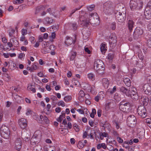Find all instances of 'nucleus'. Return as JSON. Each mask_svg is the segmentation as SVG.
<instances>
[{"mask_svg": "<svg viewBox=\"0 0 151 151\" xmlns=\"http://www.w3.org/2000/svg\"><path fill=\"white\" fill-rule=\"evenodd\" d=\"M53 22V19L50 17H46L44 20V23L45 24H51Z\"/></svg>", "mask_w": 151, "mask_h": 151, "instance_id": "obj_23", "label": "nucleus"}, {"mask_svg": "<svg viewBox=\"0 0 151 151\" xmlns=\"http://www.w3.org/2000/svg\"><path fill=\"white\" fill-rule=\"evenodd\" d=\"M142 89L145 94L148 95L151 94V87L148 83L145 84L142 86Z\"/></svg>", "mask_w": 151, "mask_h": 151, "instance_id": "obj_13", "label": "nucleus"}, {"mask_svg": "<svg viewBox=\"0 0 151 151\" xmlns=\"http://www.w3.org/2000/svg\"><path fill=\"white\" fill-rule=\"evenodd\" d=\"M105 44H102L100 47V50L101 52L102 53H104L106 49V48Z\"/></svg>", "mask_w": 151, "mask_h": 151, "instance_id": "obj_30", "label": "nucleus"}, {"mask_svg": "<svg viewBox=\"0 0 151 151\" xmlns=\"http://www.w3.org/2000/svg\"><path fill=\"white\" fill-rule=\"evenodd\" d=\"M107 58L109 60H111L114 57V54L113 53H109L107 56Z\"/></svg>", "mask_w": 151, "mask_h": 151, "instance_id": "obj_36", "label": "nucleus"}, {"mask_svg": "<svg viewBox=\"0 0 151 151\" xmlns=\"http://www.w3.org/2000/svg\"><path fill=\"white\" fill-rule=\"evenodd\" d=\"M115 17L116 19L119 22H123L125 19V15L124 14H123L120 12L117 11L115 14Z\"/></svg>", "mask_w": 151, "mask_h": 151, "instance_id": "obj_11", "label": "nucleus"}, {"mask_svg": "<svg viewBox=\"0 0 151 151\" xmlns=\"http://www.w3.org/2000/svg\"><path fill=\"white\" fill-rule=\"evenodd\" d=\"M65 116V113H64V114H63L62 115H61L57 119V121L60 122H61L62 121L63 119V117H64Z\"/></svg>", "mask_w": 151, "mask_h": 151, "instance_id": "obj_41", "label": "nucleus"}, {"mask_svg": "<svg viewBox=\"0 0 151 151\" xmlns=\"http://www.w3.org/2000/svg\"><path fill=\"white\" fill-rule=\"evenodd\" d=\"M74 129L77 132H78L79 130L78 126L76 124H75L73 125Z\"/></svg>", "mask_w": 151, "mask_h": 151, "instance_id": "obj_45", "label": "nucleus"}, {"mask_svg": "<svg viewBox=\"0 0 151 151\" xmlns=\"http://www.w3.org/2000/svg\"><path fill=\"white\" fill-rule=\"evenodd\" d=\"M32 0H28L27 2L28 5H32L34 4V2L32 1Z\"/></svg>", "mask_w": 151, "mask_h": 151, "instance_id": "obj_58", "label": "nucleus"}, {"mask_svg": "<svg viewBox=\"0 0 151 151\" xmlns=\"http://www.w3.org/2000/svg\"><path fill=\"white\" fill-rule=\"evenodd\" d=\"M79 99L81 101H82L81 98H83L85 96V94L83 91L82 90H81L79 92Z\"/></svg>", "mask_w": 151, "mask_h": 151, "instance_id": "obj_27", "label": "nucleus"}, {"mask_svg": "<svg viewBox=\"0 0 151 151\" xmlns=\"http://www.w3.org/2000/svg\"><path fill=\"white\" fill-rule=\"evenodd\" d=\"M24 0H14V4H19L22 3Z\"/></svg>", "mask_w": 151, "mask_h": 151, "instance_id": "obj_43", "label": "nucleus"}, {"mask_svg": "<svg viewBox=\"0 0 151 151\" xmlns=\"http://www.w3.org/2000/svg\"><path fill=\"white\" fill-rule=\"evenodd\" d=\"M143 33V30L140 27H137L135 29L133 37L134 39H137L139 35H141Z\"/></svg>", "mask_w": 151, "mask_h": 151, "instance_id": "obj_12", "label": "nucleus"}, {"mask_svg": "<svg viewBox=\"0 0 151 151\" xmlns=\"http://www.w3.org/2000/svg\"><path fill=\"white\" fill-rule=\"evenodd\" d=\"M124 143L127 144V148H128L129 147V144L132 145L133 143V141H132V139H131L129 141L125 142Z\"/></svg>", "mask_w": 151, "mask_h": 151, "instance_id": "obj_47", "label": "nucleus"}, {"mask_svg": "<svg viewBox=\"0 0 151 151\" xmlns=\"http://www.w3.org/2000/svg\"><path fill=\"white\" fill-rule=\"evenodd\" d=\"M76 42L75 40H74L73 39L69 36H67L66 37L65 40V45L68 46L71 45L73 43H74Z\"/></svg>", "mask_w": 151, "mask_h": 151, "instance_id": "obj_17", "label": "nucleus"}, {"mask_svg": "<svg viewBox=\"0 0 151 151\" xmlns=\"http://www.w3.org/2000/svg\"><path fill=\"white\" fill-rule=\"evenodd\" d=\"M137 112L138 115L142 118L145 117L147 116L146 110L144 106L141 105L138 107Z\"/></svg>", "mask_w": 151, "mask_h": 151, "instance_id": "obj_8", "label": "nucleus"}, {"mask_svg": "<svg viewBox=\"0 0 151 151\" xmlns=\"http://www.w3.org/2000/svg\"><path fill=\"white\" fill-rule=\"evenodd\" d=\"M58 106H61L62 107H64L65 106V103L63 101H60L58 103Z\"/></svg>", "mask_w": 151, "mask_h": 151, "instance_id": "obj_49", "label": "nucleus"}, {"mask_svg": "<svg viewBox=\"0 0 151 151\" xmlns=\"http://www.w3.org/2000/svg\"><path fill=\"white\" fill-rule=\"evenodd\" d=\"M117 41V37L114 33H112L109 37V42L110 46L114 47L116 45Z\"/></svg>", "mask_w": 151, "mask_h": 151, "instance_id": "obj_5", "label": "nucleus"}, {"mask_svg": "<svg viewBox=\"0 0 151 151\" xmlns=\"http://www.w3.org/2000/svg\"><path fill=\"white\" fill-rule=\"evenodd\" d=\"M130 104L129 102L125 103L124 101L121 102L119 104V108L120 110L123 112H127L128 111V110L130 106Z\"/></svg>", "mask_w": 151, "mask_h": 151, "instance_id": "obj_6", "label": "nucleus"}, {"mask_svg": "<svg viewBox=\"0 0 151 151\" xmlns=\"http://www.w3.org/2000/svg\"><path fill=\"white\" fill-rule=\"evenodd\" d=\"M100 134L104 137H108V134L106 133H105V132H101Z\"/></svg>", "mask_w": 151, "mask_h": 151, "instance_id": "obj_52", "label": "nucleus"}, {"mask_svg": "<svg viewBox=\"0 0 151 151\" xmlns=\"http://www.w3.org/2000/svg\"><path fill=\"white\" fill-rule=\"evenodd\" d=\"M81 7H80L78 9V8H76L75 9H74V10H73L72 12H71L70 13V15L69 16L70 17H71L72 15L76 11V10H77L78 9H80Z\"/></svg>", "mask_w": 151, "mask_h": 151, "instance_id": "obj_51", "label": "nucleus"}, {"mask_svg": "<svg viewBox=\"0 0 151 151\" xmlns=\"http://www.w3.org/2000/svg\"><path fill=\"white\" fill-rule=\"evenodd\" d=\"M49 49L53 51L55 49V46L54 45H50Z\"/></svg>", "mask_w": 151, "mask_h": 151, "instance_id": "obj_64", "label": "nucleus"}, {"mask_svg": "<svg viewBox=\"0 0 151 151\" xmlns=\"http://www.w3.org/2000/svg\"><path fill=\"white\" fill-rule=\"evenodd\" d=\"M114 7L112 2L109 1L106 2L104 4V12L106 14H112L114 12Z\"/></svg>", "mask_w": 151, "mask_h": 151, "instance_id": "obj_4", "label": "nucleus"}, {"mask_svg": "<svg viewBox=\"0 0 151 151\" xmlns=\"http://www.w3.org/2000/svg\"><path fill=\"white\" fill-rule=\"evenodd\" d=\"M102 83L104 88H107L110 84V82L107 78H103L102 79Z\"/></svg>", "mask_w": 151, "mask_h": 151, "instance_id": "obj_22", "label": "nucleus"}, {"mask_svg": "<svg viewBox=\"0 0 151 151\" xmlns=\"http://www.w3.org/2000/svg\"><path fill=\"white\" fill-rule=\"evenodd\" d=\"M72 99V97L70 96H65L64 98V100L66 102L70 101Z\"/></svg>", "mask_w": 151, "mask_h": 151, "instance_id": "obj_35", "label": "nucleus"}, {"mask_svg": "<svg viewBox=\"0 0 151 151\" xmlns=\"http://www.w3.org/2000/svg\"><path fill=\"white\" fill-rule=\"evenodd\" d=\"M79 14V20L80 21V24L82 26L87 27L89 24V23L90 24L93 23V22L91 21V20L93 18H94V15H96V14L91 13L89 15V17L91 16V19L89 17V21L87 19L86 17L87 15L83 11H81L80 12Z\"/></svg>", "mask_w": 151, "mask_h": 151, "instance_id": "obj_1", "label": "nucleus"}, {"mask_svg": "<svg viewBox=\"0 0 151 151\" xmlns=\"http://www.w3.org/2000/svg\"><path fill=\"white\" fill-rule=\"evenodd\" d=\"M117 139L118 142L119 143H122L123 142V139L119 137H117Z\"/></svg>", "mask_w": 151, "mask_h": 151, "instance_id": "obj_53", "label": "nucleus"}, {"mask_svg": "<svg viewBox=\"0 0 151 151\" xmlns=\"http://www.w3.org/2000/svg\"><path fill=\"white\" fill-rule=\"evenodd\" d=\"M32 117L33 119L37 120V121H38V119H39V116L37 114L34 113Z\"/></svg>", "mask_w": 151, "mask_h": 151, "instance_id": "obj_46", "label": "nucleus"}, {"mask_svg": "<svg viewBox=\"0 0 151 151\" xmlns=\"http://www.w3.org/2000/svg\"><path fill=\"white\" fill-rule=\"evenodd\" d=\"M97 114L99 117H100L101 115V110L100 109H99L97 111Z\"/></svg>", "mask_w": 151, "mask_h": 151, "instance_id": "obj_63", "label": "nucleus"}, {"mask_svg": "<svg viewBox=\"0 0 151 151\" xmlns=\"http://www.w3.org/2000/svg\"><path fill=\"white\" fill-rule=\"evenodd\" d=\"M15 32L14 29L11 28L9 30V37H11V41L13 42V43L14 45H18L19 43L16 39H15V37L13 35Z\"/></svg>", "mask_w": 151, "mask_h": 151, "instance_id": "obj_10", "label": "nucleus"}, {"mask_svg": "<svg viewBox=\"0 0 151 151\" xmlns=\"http://www.w3.org/2000/svg\"><path fill=\"white\" fill-rule=\"evenodd\" d=\"M87 76L89 79L92 81H94L95 80V76L93 73H89L87 74Z\"/></svg>", "mask_w": 151, "mask_h": 151, "instance_id": "obj_25", "label": "nucleus"}, {"mask_svg": "<svg viewBox=\"0 0 151 151\" xmlns=\"http://www.w3.org/2000/svg\"><path fill=\"white\" fill-rule=\"evenodd\" d=\"M134 25V22L133 20H129L127 22V26L130 31L132 30Z\"/></svg>", "mask_w": 151, "mask_h": 151, "instance_id": "obj_19", "label": "nucleus"}, {"mask_svg": "<svg viewBox=\"0 0 151 151\" xmlns=\"http://www.w3.org/2000/svg\"><path fill=\"white\" fill-rule=\"evenodd\" d=\"M18 123L20 127L22 129H24L27 126V121L24 118H21L18 121Z\"/></svg>", "mask_w": 151, "mask_h": 151, "instance_id": "obj_15", "label": "nucleus"}, {"mask_svg": "<svg viewBox=\"0 0 151 151\" xmlns=\"http://www.w3.org/2000/svg\"><path fill=\"white\" fill-rule=\"evenodd\" d=\"M138 56L140 60H143L144 58V56L143 55L142 52H139L138 55Z\"/></svg>", "mask_w": 151, "mask_h": 151, "instance_id": "obj_44", "label": "nucleus"}, {"mask_svg": "<svg viewBox=\"0 0 151 151\" xmlns=\"http://www.w3.org/2000/svg\"><path fill=\"white\" fill-rule=\"evenodd\" d=\"M140 102L142 104L143 106H147L149 101V99L146 96H142L139 100Z\"/></svg>", "mask_w": 151, "mask_h": 151, "instance_id": "obj_18", "label": "nucleus"}, {"mask_svg": "<svg viewBox=\"0 0 151 151\" xmlns=\"http://www.w3.org/2000/svg\"><path fill=\"white\" fill-rule=\"evenodd\" d=\"M1 132L3 137L8 139L9 137V128L5 126H2L1 128Z\"/></svg>", "mask_w": 151, "mask_h": 151, "instance_id": "obj_7", "label": "nucleus"}, {"mask_svg": "<svg viewBox=\"0 0 151 151\" xmlns=\"http://www.w3.org/2000/svg\"><path fill=\"white\" fill-rule=\"evenodd\" d=\"M46 9V6H39L37 7L35 11V14L38 13L40 11H44Z\"/></svg>", "mask_w": 151, "mask_h": 151, "instance_id": "obj_24", "label": "nucleus"}, {"mask_svg": "<svg viewBox=\"0 0 151 151\" xmlns=\"http://www.w3.org/2000/svg\"><path fill=\"white\" fill-rule=\"evenodd\" d=\"M43 121H44L45 123L46 124H48L49 122L48 118L47 117V116H44Z\"/></svg>", "mask_w": 151, "mask_h": 151, "instance_id": "obj_50", "label": "nucleus"}, {"mask_svg": "<svg viewBox=\"0 0 151 151\" xmlns=\"http://www.w3.org/2000/svg\"><path fill=\"white\" fill-rule=\"evenodd\" d=\"M84 50L85 51L87 52L88 54H90L91 53L90 51L89 50L87 47H85Z\"/></svg>", "mask_w": 151, "mask_h": 151, "instance_id": "obj_55", "label": "nucleus"}, {"mask_svg": "<svg viewBox=\"0 0 151 151\" xmlns=\"http://www.w3.org/2000/svg\"><path fill=\"white\" fill-rule=\"evenodd\" d=\"M112 134L114 136L116 137H118L119 136L118 132L116 131L113 130L112 131Z\"/></svg>", "mask_w": 151, "mask_h": 151, "instance_id": "obj_57", "label": "nucleus"}, {"mask_svg": "<svg viewBox=\"0 0 151 151\" xmlns=\"http://www.w3.org/2000/svg\"><path fill=\"white\" fill-rule=\"evenodd\" d=\"M109 28L112 30H114L116 28V24L114 22H113L109 24Z\"/></svg>", "mask_w": 151, "mask_h": 151, "instance_id": "obj_29", "label": "nucleus"}, {"mask_svg": "<svg viewBox=\"0 0 151 151\" xmlns=\"http://www.w3.org/2000/svg\"><path fill=\"white\" fill-rule=\"evenodd\" d=\"M91 86L89 84L86 83L84 84V86H83V88L84 89L89 91L90 90Z\"/></svg>", "mask_w": 151, "mask_h": 151, "instance_id": "obj_33", "label": "nucleus"}, {"mask_svg": "<svg viewBox=\"0 0 151 151\" xmlns=\"http://www.w3.org/2000/svg\"><path fill=\"white\" fill-rule=\"evenodd\" d=\"M145 122L150 124L151 122V119L147 118L145 119Z\"/></svg>", "mask_w": 151, "mask_h": 151, "instance_id": "obj_61", "label": "nucleus"}, {"mask_svg": "<svg viewBox=\"0 0 151 151\" xmlns=\"http://www.w3.org/2000/svg\"><path fill=\"white\" fill-rule=\"evenodd\" d=\"M98 95L99 96V97L100 98V99H102L105 96V94L103 91H101L99 92Z\"/></svg>", "mask_w": 151, "mask_h": 151, "instance_id": "obj_31", "label": "nucleus"}, {"mask_svg": "<svg viewBox=\"0 0 151 151\" xmlns=\"http://www.w3.org/2000/svg\"><path fill=\"white\" fill-rule=\"evenodd\" d=\"M76 142V140L73 138H71L70 139V142L72 144H74Z\"/></svg>", "mask_w": 151, "mask_h": 151, "instance_id": "obj_62", "label": "nucleus"}, {"mask_svg": "<svg viewBox=\"0 0 151 151\" xmlns=\"http://www.w3.org/2000/svg\"><path fill=\"white\" fill-rule=\"evenodd\" d=\"M76 52H72L71 53V55L70 58V60H73L76 57Z\"/></svg>", "mask_w": 151, "mask_h": 151, "instance_id": "obj_34", "label": "nucleus"}, {"mask_svg": "<svg viewBox=\"0 0 151 151\" xmlns=\"http://www.w3.org/2000/svg\"><path fill=\"white\" fill-rule=\"evenodd\" d=\"M22 145V139L17 138L15 142V148L18 151H20Z\"/></svg>", "mask_w": 151, "mask_h": 151, "instance_id": "obj_16", "label": "nucleus"}, {"mask_svg": "<svg viewBox=\"0 0 151 151\" xmlns=\"http://www.w3.org/2000/svg\"><path fill=\"white\" fill-rule=\"evenodd\" d=\"M31 112L32 111L30 109H27V112L26 113V114L27 115H29L31 114Z\"/></svg>", "mask_w": 151, "mask_h": 151, "instance_id": "obj_56", "label": "nucleus"}, {"mask_svg": "<svg viewBox=\"0 0 151 151\" xmlns=\"http://www.w3.org/2000/svg\"><path fill=\"white\" fill-rule=\"evenodd\" d=\"M27 30L24 29H22V35L24 36V35L27 34Z\"/></svg>", "mask_w": 151, "mask_h": 151, "instance_id": "obj_54", "label": "nucleus"}, {"mask_svg": "<svg viewBox=\"0 0 151 151\" xmlns=\"http://www.w3.org/2000/svg\"><path fill=\"white\" fill-rule=\"evenodd\" d=\"M136 122V119L134 115H130L127 118V122L128 125L134 124Z\"/></svg>", "mask_w": 151, "mask_h": 151, "instance_id": "obj_14", "label": "nucleus"}, {"mask_svg": "<svg viewBox=\"0 0 151 151\" xmlns=\"http://www.w3.org/2000/svg\"><path fill=\"white\" fill-rule=\"evenodd\" d=\"M124 82L125 84L127 86L129 87L131 85V81L130 79L128 78H126L124 79Z\"/></svg>", "mask_w": 151, "mask_h": 151, "instance_id": "obj_26", "label": "nucleus"}, {"mask_svg": "<svg viewBox=\"0 0 151 151\" xmlns=\"http://www.w3.org/2000/svg\"><path fill=\"white\" fill-rule=\"evenodd\" d=\"M85 99H91V97L89 96V95L88 94H85V96H84Z\"/></svg>", "mask_w": 151, "mask_h": 151, "instance_id": "obj_59", "label": "nucleus"}, {"mask_svg": "<svg viewBox=\"0 0 151 151\" xmlns=\"http://www.w3.org/2000/svg\"><path fill=\"white\" fill-rule=\"evenodd\" d=\"M94 66L95 70L99 74L102 75L104 73L105 68L102 60L96 59L94 63Z\"/></svg>", "mask_w": 151, "mask_h": 151, "instance_id": "obj_2", "label": "nucleus"}, {"mask_svg": "<svg viewBox=\"0 0 151 151\" xmlns=\"http://www.w3.org/2000/svg\"><path fill=\"white\" fill-rule=\"evenodd\" d=\"M28 90L32 91L33 93H35L36 92L35 89L33 87V86L32 85H29L28 86Z\"/></svg>", "mask_w": 151, "mask_h": 151, "instance_id": "obj_32", "label": "nucleus"}, {"mask_svg": "<svg viewBox=\"0 0 151 151\" xmlns=\"http://www.w3.org/2000/svg\"><path fill=\"white\" fill-rule=\"evenodd\" d=\"M129 96L131 97L132 98L135 99H136L137 98V93L134 90H131L129 91Z\"/></svg>", "mask_w": 151, "mask_h": 151, "instance_id": "obj_21", "label": "nucleus"}, {"mask_svg": "<svg viewBox=\"0 0 151 151\" xmlns=\"http://www.w3.org/2000/svg\"><path fill=\"white\" fill-rule=\"evenodd\" d=\"M84 146V144L82 141H81L78 142V147H79V148H83Z\"/></svg>", "mask_w": 151, "mask_h": 151, "instance_id": "obj_38", "label": "nucleus"}, {"mask_svg": "<svg viewBox=\"0 0 151 151\" xmlns=\"http://www.w3.org/2000/svg\"><path fill=\"white\" fill-rule=\"evenodd\" d=\"M70 27H72L73 30H76L77 28V25L76 23H70L69 24Z\"/></svg>", "mask_w": 151, "mask_h": 151, "instance_id": "obj_37", "label": "nucleus"}, {"mask_svg": "<svg viewBox=\"0 0 151 151\" xmlns=\"http://www.w3.org/2000/svg\"><path fill=\"white\" fill-rule=\"evenodd\" d=\"M96 114V111L95 109H93L92 110V113L90 114V116L92 118H94V115Z\"/></svg>", "mask_w": 151, "mask_h": 151, "instance_id": "obj_39", "label": "nucleus"}, {"mask_svg": "<svg viewBox=\"0 0 151 151\" xmlns=\"http://www.w3.org/2000/svg\"><path fill=\"white\" fill-rule=\"evenodd\" d=\"M145 15L146 19H149L151 18V2L148 3L144 12Z\"/></svg>", "mask_w": 151, "mask_h": 151, "instance_id": "obj_9", "label": "nucleus"}, {"mask_svg": "<svg viewBox=\"0 0 151 151\" xmlns=\"http://www.w3.org/2000/svg\"><path fill=\"white\" fill-rule=\"evenodd\" d=\"M89 91L93 94H94L96 93V89L95 84L92 85V86H91L90 90Z\"/></svg>", "mask_w": 151, "mask_h": 151, "instance_id": "obj_28", "label": "nucleus"}, {"mask_svg": "<svg viewBox=\"0 0 151 151\" xmlns=\"http://www.w3.org/2000/svg\"><path fill=\"white\" fill-rule=\"evenodd\" d=\"M44 116L42 115H40L39 116V119H38V122L40 123H42L43 121Z\"/></svg>", "mask_w": 151, "mask_h": 151, "instance_id": "obj_48", "label": "nucleus"}, {"mask_svg": "<svg viewBox=\"0 0 151 151\" xmlns=\"http://www.w3.org/2000/svg\"><path fill=\"white\" fill-rule=\"evenodd\" d=\"M147 44L148 47H151V39L147 40Z\"/></svg>", "mask_w": 151, "mask_h": 151, "instance_id": "obj_60", "label": "nucleus"}, {"mask_svg": "<svg viewBox=\"0 0 151 151\" xmlns=\"http://www.w3.org/2000/svg\"><path fill=\"white\" fill-rule=\"evenodd\" d=\"M116 91V87L115 86H114L113 88L111 90L109 91V92H110L111 94H112L114 93Z\"/></svg>", "mask_w": 151, "mask_h": 151, "instance_id": "obj_40", "label": "nucleus"}, {"mask_svg": "<svg viewBox=\"0 0 151 151\" xmlns=\"http://www.w3.org/2000/svg\"><path fill=\"white\" fill-rule=\"evenodd\" d=\"M120 90L121 92L125 94L127 96H129V90H128V89L122 86L120 88Z\"/></svg>", "mask_w": 151, "mask_h": 151, "instance_id": "obj_20", "label": "nucleus"}, {"mask_svg": "<svg viewBox=\"0 0 151 151\" xmlns=\"http://www.w3.org/2000/svg\"><path fill=\"white\" fill-rule=\"evenodd\" d=\"M129 5L132 11L139 10L142 8L143 2L142 0H131Z\"/></svg>", "mask_w": 151, "mask_h": 151, "instance_id": "obj_3", "label": "nucleus"}, {"mask_svg": "<svg viewBox=\"0 0 151 151\" xmlns=\"http://www.w3.org/2000/svg\"><path fill=\"white\" fill-rule=\"evenodd\" d=\"M95 7V5L92 4L89 6H88L87 7V9L88 10L91 11L94 9Z\"/></svg>", "mask_w": 151, "mask_h": 151, "instance_id": "obj_42", "label": "nucleus"}]
</instances>
